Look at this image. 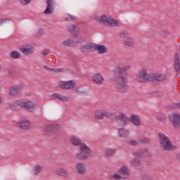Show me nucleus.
I'll return each instance as SVG.
<instances>
[{"label": "nucleus", "instance_id": "1", "mask_svg": "<svg viewBox=\"0 0 180 180\" xmlns=\"http://www.w3.org/2000/svg\"><path fill=\"white\" fill-rule=\"evenodd\" d=\"M130 66H121L118 68V72L115 74V81L117 85V89L120 92H126L127 91V72L130 71Z\"/></svg>", "mask_w": 180, "mask_h": 180}, {"label": "nucleus", "instance_id": "2", "mask_svg": "<svg viewBox=\"0 0 180 180\" xmlns=\"http://www.w3.org/2000/svg\"><path fill=\"white\" fill-rule=\"evenodd\" d=\"M9 108L11 109V110H20V108H23L24 109L28 110V112H34L36 110L37 105L30 101L19 100L11 102L9 104Z\"/></svg>", "mask_w": 180, "mask_h": 180}, {"label": "nucleus", "instance_id": "3", "mask_svg": "<svg viewBox=\"0 0 180 180\" xmlns=\"http://www.w3.org/2000/svg\"><path fill=\"white\" fill-rule=\"evenodd\" d=\"M160 146L163 151H172L176 150V147L172 144L171 139L163 133L158 134Z\"/></svg>", "mask_w": 180, "mask_h": 180}, {"label": "nucleus", "instance_id": "4", "mask_svg": "<svg viewBox=\"0 0 180 180\" xmlns=\"http://www.w3.org/2000/svg\"><path fill=\"white\" fill-rule=\"evenodd\" d=\"M93 19L98 23L108 25V26H122V22L112 17L108 18L106 15H94Z\"/></svg>", "mask_w": 180, "mask_h": 180}, {"label": "nucleus", "instance_id": "5", "mask_svg": "<svg viewBox=\"0 0 180 180\" xmlns=\"http://www.w3.org/2000/svg\"><path fill=\"white\" fill-rule=\"evenodd\" d=\"M91 155H92V150L86 144L83 143L79 148V151L76 154V158L80 161H86L89 160Z\"/></svg>", "mask_w": 180, "mask_h": 180}, {"label": "nucleus", "instance_id": "6", "mask_svg": "<svg viewBox=\"0 0 180 180\" xmlns=\"http://www.w3.org/2000/svg\"><path fill=\"white\" fill-rule=\"evenodd\" d=\"M105 117L115 120L116 119V113L106 111V110L103 109L98 110L95 112L94 119L96 120H103Z\"/></svg>", "mask_w": 180, "mask_h": 180}, {"label": "nucleus", "instance_id": "7", "mask_svg": "<svg viewBox=\"0 0 180 180\" xmlns=\"http://www.w3.org/2000/svg\"><path fill=\"white\" fill-rule=\"evenodd\" d=\"M151 74L146 69L141 70L136 76V79L138 82H151Z\"/></svg>", "mask_w": 180, "mask_h": 180}, {"label": "nucleus", "instance_id": "8", "mask_svg": "<svg viewBox=\"0 0 180 180\" xmlns=\"http://www.w3.org/2000/svg\"><path fill=\"white\" fill-rule=\"evenodd\" d=\"M168 77L166 74L162 73H155V74H151V82H164L165 81H167V79Z\"/></svg>", "mask_w": 180, "mask_h": 180}, {"label": "nucleus", "instance_id": "9", "mask_svg": "<svg viewBox=\"0 0 180 180\" xmlns=\"http://www.w3.org/2000/svg\"><path fill=\"white\" fill-rule=\"evenodd\" d=\"M169 120L171 124L176 129H180V114L173 113L169 115Z\"/></svg>", "mask_w": 180, "mask_h": 180}, {"label": "nucleus", "instance_id": "10", "mask_svg": "<svg viewBox=\"0 0 180 180\" xmlns=\"http://www.w3.org/2000/svg\"><path fill=\"white\" fill-rule=\"evenodd\" d=\"M117 123L119 126H127L129 124V117L125 114H120L118 117L116 115Z\"/></svg>", "mask_w": 180, "mask_h": 180}, {"label": "nucleus", "instance_id": "11", "mask_svg": "<svg viewBox=\"0 0 180 180\" xmlns=\"http://www.w3.org/2000/svg\"><path fill=\"white\" fill-rule=\"evenodd\" d=\"M56 4V0H46V8L44 13L45 15H51L54 12V5Z\"/></svg>", "mask_w": 180, "mask_h": 180}, {"label": "nucleus", "instance_id": "12", "mask_svg": "<svg viewBox=\"0 0 180 180\" xmlns=\"http://www.w3.org/2000/svg\"><path fill=\"white\" fill-rule=\"evenodd\" d=\"M59 86L61 89H73L75 86V82L72 80L68 82L61 81L59 82Z\"/></svg>", "mask_w": 180, "mask_h": 180}, {"label": "nucleus", "instance_id": "13", "mask_svg": "<svg viewBox=\"0 0 180 180\" xmlns=\"http://www.w3.org/2000/svg\"><path fill=\"white\" fill-rule=\"evenodd\" d=\"M75 169L79 175H85L86 172V163L84 162H79L76 164Z\"/></svg>", "mask_w": 180, "mask_h": 180}, {"label": "nucleus", "instance_id": "14", "mask_svg": "<svg viewBox=\"0 0 180 180\" xmlns=\"http://www.w3.org/2000/svg\"><path fill=\"white\" fill-rule=\"evenodd\" d=\"M51 98L57 101H60L61 102H68L71 98L70 96H64L60 93H54L51 94Z\"/></svg>", "mask_w": 180, "mask_h": 180}, {"label": "nucleus", "instance_id": "15", "mask_svg": "<svg viewBox=\"0 0 180 180\" xmlns=\"http://www.w3.org/2000/svg\"><path fill=\"white\" fill-rule=\"evenodd\" d=\"M18 127L22 130H30L32 122L27 120H22L18 123Z\"/></svg>", "mask_w": 180, "mask_h": 180}, {"label": "nucleus", "instance_id": "16", "mask_svg": "<svg viewBox=\"0 0 180 180\" xmlns=\"http://www.w3.org/2000/svg\"><path fill=\"white\" fill-rule=\"evenodd\" d=\"M80 50L84 54H85V53H89V51H94V50H95V44L88 42L85 44H83L81 46Z\"/></svg>", "mask_w": 180, "mask_h": 180}, {"label": "nucleus", "instance_id": "17", "mask_svg": "<svg viewBox=\"0 0 180 180\" xmlns=\"http://www.w3.org/2000/svg\"><path fill=\"white\" fill-rule=\"evenodd\" d=\"M22 91V86L13 85L10 87L9 95L10 96H16L20 91Z\"/></svg>", "mask_w": 180, "mask_h": 180}, {"label": "nucleus", "instance_id": "18", "mask_svg": "<svg viewBox=\"0 0 180 180\" xmlns=\"http://www.w3.org/2000/svg\"><path fill=\"white\" fill-rule=\"evenodd\" d=\"M174 71H175V72H176V74L180 73V56H178V54H176L174 56Z\"/></svg>", "mask_w": 180, "mask_h": 180}, {"label": "nucleus", "instance_id": "19", "mask_svg": "<svg viewBox=\"0 0 180 180\" xmlns=\"http://www.w3.org/2000/svg\"><path fill=\"white\" fill-rule=\"evenodd\" d=\"M94 50H96L98 54H105L108 51V48L105 45L94 44Z\"/></svg>", "mask_w": 180, "mask_h": 180}, {"label": "nucleus", "instance_id": "20", "mask_svg": "<svg viewBox=\"0 0 180 180\" xmlns=\"http://www.w3.org/2000/svg\"><path fill=\"white\" fill-rule=\"evenodd\" d=\"M92 80L94 84H96L97 85H101L103 84L105 79H103V77L99 74H95L92 76Z\"/></svg>", "mask_w": 180, "mask_h": 180}, {"label": "nucleus", "instance_id": "21", "mask_svg": "<svg viewBox=\"0 0 180 180\" xmlns=\"http://www.w3.org/2000/svg\"><path fill=\"white\" fill-rule=\"evenodd\" d=\"M134 156L138 157L139 158H143V157H147L148 155V150L147 149H140L134 153Z\"/></svg>", "mask_w": 180, "mask_h": 180}, {"label": "nucleus", "instance_id": "22", "mask_svg": "<svg viewBox=\"0 0 180 180\" xmlns=\"http://www.w3.org/2000/svg\"><path fill=\"white\" fill-rule=\"evenodd\" d=\"M136 45V39L131 37V35L127 39H124V46L125 47H133Z\"/></svg>", "mask_w": 180, "mask_h": 180}, {"label": "nucleus", "instance_id": "23", "mask_svg": "<svg viewBox=\"0 0 180 180\" xmlns=\"http://www.w3.org/2000/svg\"><path fill=\"white\" fill-rule=\"evenodd\" d=\"M34 48L33 47H22L20 49V51L24 54V56H31L34 53Z\"/></svg>", "mask_w": 180, "mask_h": 180}, {"label": "nucleus", "instance_id": "24", "mask_svg": "<svg viewBox=\"0 0 180 180\" xmlns=\"http://www.w3.org/2000/svg\"><path fill=\"white\" fill-rule=\"evenodd\" d=\"M81 39H82V35L77 33L74 37L70 38V41L72 42V47H75L78 43L81 42Z\"/></svg>", "mask_w": 180, "mask_h": 180}, {"label": "nucleus", "instance_id": "25", "mask_svg": "<svg viewBox=\"0 0 180 180\" xmlns=\"http://www.w3.org/2000/svg\"><path fill=\"white\" fill-rule=\"evenodd\" d=\"M70 143L73 145V146H76V147H81L82 146V144H84L82 143V140H81V139L77 137V136H72L70 138Z\"/></svg>", "mask_w": 180, "mask_h": 180}, {"label": "nucleus", "instance_id": "26", "mask_svg": "<svg viewBox=\"0 0 180 180\" xmlns=\"http://www.w3.org/2000/svg\"><path fill=\"white\" fill-rule=\"evenodd\" d=\"M118 174L123 175V176H127L130 175V169L127 166H122L118 170Z\"/></svg>", "mask_w": 180, "mask_h": 180}, {"label": "nucleus", "instance_id": "27", "mask_svg": "<svg viewBox=\"0 0 180 180\" xmlns=\"http://www.w3.org/2000/svg\"><path fill=\"white\" fill-rule=\"evenodd\" d=\"M130 131L126 129V128H121L118 129V136L119 137H122L123 139H127V136H129Z\"/></svg>", "mask_w": 180, "mask_h": 180}, {"label": "nucleus", "instance_id": "28", "mask_svg": "<svg viewBox=\"0 0 180 180\" xmlns=\"http://www.w3.org/2000/svg\"><path fill=\"white\" fill-rule=\"evenodd\" d=\"M130 122L134 124V126H140L141 124V121L140 120V117L136 115H131L130 117Z\"/></svg>", "mask_w": 180, "mask_h": 180}, {"label": "nucleus", "instance_id": "29", "mask_svg": "<svg viewBox=\"0 0 180 180\" xmlns=\"http://www.w3.org/2000/svg\"><path fill=\"white\" fill-rule=\"evenodd\" d=\"M56 173L57 175H59V176H63V178H65L68 175V172L65 169L63 168H59L56 169Z\"/></svg>", "mask_w": 180, "mask_h": 180}, {"label": "nucleus", "instance_id": "30", "mask_svg": "<svg viewBox=\"0 0 180 180\" xmlns=\"http://www.w3.org/2000/svg\"><path fill=\"white\" fill-rule=\"evenodd\" d=\"M119 36L121 39H124V40H126L129 37L131 36L127 31L126 30H122L119 32Z\"/></svg>", "mask_w": 180, "mask_h": 180}, {"label": "nucleus", "instance_id": "31", "mask_svg": "<svg viewBox=\"0 0 180 180\" xmlns=\"http://www.w3.org/2000/svg\"><path fill=\"white\" fill-rule=\"evenodd\" d=\"M69 32L70 33L74 34V33H78L79 32V28L77 27L75 25H70L68 26Z\"/></svg>", "mask_w": 180, "mask_h": 180}, {"label": "nucleus", "instance_id": "32", "mask_svg": "<svg viewBox=\"0 0 180 180\" xmlns=\"http://www.w3.org/2000/svg\"><path fill=\"white\" fill-rule=\"evenodd\" d=\"M10 56L13 60H18V58H20V53L18 51H13L11 52Z\"/></svg>", "mask_w": 180, "mask_h": 180}, {"label": "nucleus", "instance_id": "33", "mask_svg": "<svg viewBox=\"0 0 180 180\" xmlns=\"http://www.w3.org/2000/svg\"><path fill=\"white\" fill-rule=\"evenodd\" d=\"M131 165L132 167H140V165H141V160L135 158L131 161Z\"/></svg>", "mask_w": 180, "mask_h": 180}, {"label": "nucleus", "instance_id": "34", "mask_svg": "<svg viewBox=\"0 0 180 180\" xmlns=\"http://www.w3.org/2000/svg\"><path fill=\"white\" fill-rule=\"evenodd\" d=\"M110 179H127V178H126L125 176H123L117 173H115L114 174H112V176H110Z\"/></svg>", "mask_w": 180, "mask_h": 180}, {"label": "nucleus", "instance_id": "35", "mask_svg": "<svg viewBox=\"0 0 180 180\" xmlns=\"http://www.w3.org/2000/svg\"><path fill=\"white\" fill-rule=\"evenodd\" d=\"M105 153L108 157H113L116 154V150L113 148L108 149Z\"/></svg>", "mask_w": 180, "mask_h": 180}, {"label": "nucleus", "instance_id": "36", "mask_svg": "<svg viewBox=\"0 0 180 180\" xmlns=\"http://www.w3.org/2000/svg\"><path fill=\"white\" fill-rule=\"evenodd\" d=\"M43 168L41 166H35V167L33 169L34 175H39L40 172H41Z\"/></svg>", "mask_w": 180, "mask_h": 180}, {"label": "nucleus", "instance_id": "37", "mask_svg": "<svg viewBox=\"0 0 180 180\" xmlns=\"http://www.w3.org/2000/svg\"><path fill=\"white\" fill-rule=\"evenodd\" d=\"M53 130H54V125H48V126H45L44 127L45 133H46L47 134L48 133H51Z\"/></svg>", "mask_w": 180, "mask_h": 180}, {"label": "nucleus", "instance_id": "38", "mask_svg": "<svg viewBox=\"0 0 180 180\" xmlns=\"http://www.w3.org/2000/svg\"><path fill=\"white\" fill-rule=\"evenodd\" d=\"M141 179L142 180H154V179L153 178V176H151V175L148 174H143L141 176Z\"/></svg>", "mask_w": 180, "mask_h": 180}, {"label": "nucleus", "instance_id": "39", "mask_svg": "<svg viewBox=\"0 0 180 180\" xmlns=\"http://www.w3.org/2000/svg\"><path fill=\"white\" fill-rule=\"evenodd\" d=\"M150 138L146 136H142L139 139L140 143H150Z\"/></svg>", "mask_w": 180, "mask_h": 180}, {"label": "nucleus", "instance_id": "40", "mask_svg": "<svg viewBox=\"0 0 180 180\" xmlns=\"http://www.w3.org/2000/svg\"><path fill=\"white\" fill-rule=\"evenodd\" d=\"M63 44L65 46L72 47V44L71 42V39H66V40L63 41Z\"/></svg>", "mask_w": 180, "mask_h": 180}, {"label": "nucleus", "instance_id": "41", "mask_svg": "<svg viewBox=\"0 0 180 180\" xmlns=\"http://www.w3.org/2000/svg\"><path fill=\"white\" fill-rule=\"evenodd\" d=\"M69 19L70 20H77V16L68 13L66 15L65 20H69Z\"/></svg>", "mask_w": 180, "mask_h": 180}, {"label": "nucleus", "instance_id": "42", "mask_svg": "<svg viewBox=\"0 0 180 180\" xmlns=\"http://www.w3.org/2000/svg\"><path fill=\"white\" fill-rule=\"evenodd\" d=\"M49 71H51V72H63L64 71V69L63 68H59V69H54V68H49Z\"/></svg>", "mask_w": 180, "mask_h": 180}, {"label": "nucleus", "instance_id": "43", "mask_svg": "<svg viewBox=\"0 0 180 180\" xmlns=\"http://www.w3.org/2000/svg\"><path fill=\"white\" fill-rule=\"evenodd\" d=\"M171 32H169V30L167 29H163L161 32V34H162V36H169Z\"/></svg>", "mask_w": 180, "mask_h": 180}, {"label": "nucleus", "instance_id": "44", "mask_svg": "<svg viewBox=\"0 0 180 180\" xmlns=\"http://www.w3.org/2000/svg\"><path fill=\"white\" fill-rule=\"evenodd\" d=\"M20 2L22 5H29L32 0H20Z\"/></svg>", "mask_w": 180, "mask_h": 180}, {"label": "nucleus", "instance_id": "45", "mask_svg": "<svg viewBox=\"0 0 180 180\" xmlns=\"http://www.w3.org/2000/svg\"><path fill=\"white\" fill-rule=\"evenodd\" d=\"M130 146H139V142H137L136 140H131L129 141Z\"/></svg>", "mask_w": 180, "mask_h": 180}, {"label": "nucleus", "instance_id": "46", "mask_svg": "<svg viewBox=\"0 0 180 180\" xmlns=\"http://www.w3.org/2000/svg\"><path fill=\"white\" fill-rule=\"evenodd\" d=\"M9 18H4L1 20H0V26L4 25V23H6V22H9Z\"/></svg>", "mask_w": 180, "mask_h": 180}, {"label": "nucleus", "instance_id": "47", "mask_svg": "<svg viewBox=\"0 0 180 180\" xmlns=\"http://www.w3.org/2000/svg\"><path fill=\"white\" fill-rule=\"evenodd\" d=\"M49 53H50V51H49V49H45V50H44L42 54H43V56H47V54H49Z\"/></svg>", "mask_w": 180, "mask_h": 180}, {"label": "nucleus", "instance_id": "48", "mask_svg": "<svg viewBox=\"0 0 180 180\" xmlns=\"http://www.w3.org/2000/svg\"><path fill=\"white\" fill-rule=\"evenodd\" d=\"M176 160L177 161H179V162H180V153H179V154L176 155Z\"/></svg>", "mask_w": 180, "mask_h": 180}, {"label": "nucleus", "instance_id": "49", "mask_svg": "<svg viewBox=\"0 0 180 180\" xmlns=\"http://www.w3.org/2000/svg\"><path fill=\"white\" fill-rule=\"evenodd\" d=\"M76 92H77L79 95H82V94H84V91H79L78 90H76Z\"/></svg>", "mask_w": 180, "mask_h": 180}, {"label": "nucleus", "instance_id": "50", "mask_svg": "<svg viewBox=\"0 0 180 180\" xmlns=\"http://www.w3.org/2000/svg\"><path fill=\"white\" fill-rule=\"evenodd\" d=\"M44 68H45V70H48V71H49L50 68H48L47 66H44Z\"/></svg>", "mask_w": 180, "mask_h": 180}, {"label": "nucleus", "instance_id": "51", "mask_svg": "<svg viewBox=\"0 0 180 180\" xmlns=\"http://www.w3.org/2000/svg\"><path fill=\"white\" fill-rule=\"evenodd\" d=\"M2 102H3L2 97L0 96V103H2Z\"/></svg>", "mask_w": 180, "mask_h": 180}, {"label": "nucleus", "instance_id": "52", "mask_svg": "<svg viewBox=\"0 0 180 180\" xmlns=\"http://www.w3.org/2000/svg\"><path fill=\"white\" fill-rule=\"evenodd\" d=\"M1 72H2V66L1 65H0V74H1Z\"/></svg>", "mask_w": 180, "mask_h": 180}, {"label": "nucleus", "instance_id": "53", "mask_svg": "<svg viewBox=\"0 0 180 180\" xmlns=\"http://www.w3.org/2000/svg\"><path fill=\"white\" fill-rule=\"evenodd\" d=\"M37 34H41V32L40 31H39V32H37Z\"/></svg>", "mask_w": 180, "mask_h": 180}, {"label": "nucleus", "instance_id": "54", "mask_svg": "<svg viewBox=\"0 0 180 180\" xmlns=\"http://www.w3.org/2000/svg\"><path fill=\"white\" fill-rule=\"evenodd\" d=\"M164 119H167V117H164Z\"/></svg>", "mask_w": 180, "mask_h": 180}, {"label": "nucleus", "instance_id": "55", "mask_svg": "<svg viewBox=\"0 0 180 180\" xmlns=\"http://www.w3.org/2000/svg\"><path fill=\"white\" fill-rule=\"evenodd\" d=\"M0 89H1V86H0Z\"/></svg>", "mask_w": 180, "mask_h": 180}]
</instances>
